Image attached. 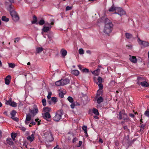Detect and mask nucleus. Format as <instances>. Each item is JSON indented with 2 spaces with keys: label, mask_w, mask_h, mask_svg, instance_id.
Here are the masks:
<instances>
[{
  "label": "nucleus",
  "mask_w": 149,
  "mask_h": 149,
  "mask_svg": "<svg viewBox=\"0 0 149 149\" xmlns=\"http://www.w3.org/2000/svg\"><path fill=\"white\" fill-rule=\"evenodd\" d=\"M42 115L43 118L47 120L51 118L50 114L49 113H45Z\"/></svg>",
  "instance_id": "nucleus-11"
},
{
  "label": "nucleus",
  "mask_w": 149,
  "mask_h": 149,
  "mask_svg": "<svg viewBox=\"0 0 149 149\" xmlns=\"http://www.w3.org/2000/svg\"><path fill=\"white\" fill-rule=\"evenodd\" d=\"M10 13L12 17L17 13L14 10L11 11V12H10Z\"/></svg>",
  "instance_id": "nucleus-37"
},
{
  "label": "nucleus",
  "mask_w": 149,
  "mask_h": 149,
  "mask_svg": "<svg viewBox=\"0 0 149 149\" xmlns=\"http://www.w3.org/2000/svg\"><path fill=\"white\" fill-rule=\"evenodd\" d=\"M117 7H115L113 4L109 9L108 10L110 12H113L116 11Z\"/></svg>",
  "instance_id": "nucleus-19"
},
{
  "label": "nucleus",
  "mask_w": 149,
  "mask_h": 149,
  "mask_svg": "<svg viewBox=\"0 0 149 149\" xmlns=\"http://www.w3.org/2000/svg\"><path fill=\"white\" fill-rule=\"evenodd\" d=\"M79 52L80 54H84V50L82 48L79 49Z\"/></svg>",
  "instance_id": "nucleus-42"
},
{
  "label": "nucleus",
  "mask_w": 149,
  "mask_h": 149,
  "mask_svg": "<svg viewBox=\"0 0 149 149\" xmlns=\"http://www.w3.org/2000/svg\"><path fill=\"white\" fill-rule=\"evenodd\" d=\"M68 100L70 102L72 103L73 101V98L70 96H69L68 97Z\"/></svg>",
  "instance_id": "nucleus-36"
},
{
  "label": "nucleus",
  "mask_w": 149,
  "mask_h": 149,
  "mask_svg": "<svg viewBox=\"0 0 149 149\" xmlns=\"http://www.w3.org/2000/svg\"><path fill=\"white\" fill-rule=\"evenodd\" d=\"M11 79V77L10 75L7 76L5 79V83L7 85L9 84Z\"/></svg>",
  "instance_id": "nucleus-16"
},
{
  "label": "nucleus",
  "mask_w": 149,
  "mask_h": 149,
  "mask_svg": "<svg viewBox=\"0 0 149 149\" xmlns=\"http://www.w3.org/2000/svg\"><path fill=\"white\" fill-rule=\"evenodd\" d=\"M16 113V111L14 110H13L10 113V115L11 116V118L15 120H16L17 118L15 117H14Z\"/></svg>",
  "instance_id": "nucleus-17"
},
{
  "label": "nucleus",
  "mask_w": 149,
  "mask_h": 149,
  "mask_svg": "<svg viewBox=\"0 0 149 149\" xmlns=\"http://www.w3.org/2000/svg\"><path fill=\"white\" fill-rule=\"evenodd\" d=\"M137 80L138 81L137 82H141L142 81H144L145 80V79L143 77H138L137 78Z\"/></svg>",
  "instance_id": "nucleus-32"
},
{
  "label": "nucleus",
  "mask_w": 149,
  "mask_h": 149,
  "mask_svg": "<svg viewBox=\"0 0 149 149\" xmlns=\"http://www.w3.org/2000/svg\"><path fill=\"white\" fill-rule=\"evenodd\" d=\"M118 118L120 120H121L123 118L124 120H126L128 119V118L126 114L123 111L120 112L118 115Z\"/></svg>",
  "instance_id": "nucleus-5"
},
{
  "label": "nucleus",
  "mask_w": 149,
  "mask_h": 149,
  "mask_svg": "<svg viewBox=\"0 0 149 149\" xmlns=\"http://www.w3.org/2000/svg\"><path fill=\"white\" fill-rule=\"evenodd\" d=\"M105 25L104 27L103 31L107 35L109 36V33L112 31L113 24L111 21L108 18H105Z\"/></svg>",
  "instance_id": "nucleus-1"
},
{
  "label": "nucleus",
  "mask_w": 149,
  "mask_h": 149,
  "mask_svg": "<svg viewBox=\"0 0 149 149\" xmlns=\"http://www.w3.org/2000/svg\"><path fill=\"white\" fill-rule=\"evenodd\" d=\"M8 65L9 67H10L12 68H14L15 66V64L14 63H9Z\"/></svg>",
  "instance_id": "nucleus-40"
},
{
  "label": "nucleus",
  "mask_w": 149,
  "mask_h": 149,
  "mask_svg": "<svg viewBox=\"0 0 149 149\" xmlns=\"http://www.w3.org/2000/svg\"><path fill=\"white\" fill-rule=\"evenodd\" d=\"M103 99L102 97H99L97 99V102L98 103L100 104L101 102H102V101H103Z\"/></svg>",
  "instance_id": "nucleus-31"
},
{
  "label": "nucleus",
  "mask_w": 149,
  "mask_h": 149,
  "mask_svg": "<svg viewBox=\"0 0 149 149\" xmlns=\"http://www.w3.org/2000/svg\"><path fill=\"white\" fill-rule=\"evenodd\" d=\"M124 128L125 130H126L127 129V127L126 126H124Z\"/></svg>",
  "instance_id": "nucleus-64"
},
{
  "label": "nucleus",
  "mask_w": 149,
  "mask_h": 149,
  "mask_svg": "<svg viewBox=\"0 0 149 149\" xmlns=\"http://www.w3.org/2000/svg\"><path fill=\"white\" fill-rule=\"evenodd\" d=\"M87 126L84 125L83 126L82 128L83 130L84 131V132L86 133V134H87Z\"/></svg>",
  "instance_id": "nucleus-33"
},
{
  "label": "nucleus",
  "mask_w": 149,
  "mask_h": 149,
  "mask_svg": "<svg viewBox=\"0 0 149 149\" xmlns=\"http://www.w3.org/2000/svg\"><path fill=\"white\" fill-rule=\"evenodd\" d=\"M50 24L53 25L54 24V20H52V22H51Z\"/></svg>",
  "instance_id": "nucleus-63"
},
{
  "label": "nucleus",
  "mask_w": 149,
  "mask_h": 149,
  "mask_svg": "<svg viewBox=\"0 0 149 149\" xmlns=\"http://www.w3.org/2000/svg\"><path fill=\"white\" fill-rule=\"evenodd\" d=\"M3 114L6 115L8 116L7 112V111H5L4 112Z\"/></svg>",
  "instance_id": "nucleus-62"
},
{
  "label": "nucleus",
  "mask_w": 149,
  "mask_h": 149,
  "mask_svg": "<svg viewBox=\"0 0 149 149\" xmlns=\"http://www.w3.org/2000/svg\"><path fill=\"white\" fill-rule=\"evenodd\" d=\"M26 134L28 136L27 137V140L29 142H32L35 140V133L32 132V134H30L28 132H26Z\"/></svg>",
  "instance_id": "nucleus-4"
},
{
  "label": "nucleus",
  "mask_w": 149,
  "mask_h": 149,
  "mask_svg": "<svg viewBox=\"0 0 149 149\" xmlns=\"http://www.w3.org/2000/svg\"><path fill=\"white\" fill-rule=\"evenodd\" d=\"M82 71L83 72H86V73H88L89 72L88 69H86V68H85V69H83L82 70Z\"/></svg>",
  "instance_id": "nucleus-49"
},
{
  "label": "nucleus",
  "mask_w": 149,
  "mask_h": 149,
  "mask_svg": "<svg viewBox=\"0 0 149 149\" xmlns=\"http://www.w3.org/2000/svg\"><path fill=\"white\" fill-rule=\"evenodd\" d=\"M42 103L43 106H45L46 105V102L45 99H43L42 100Z\"/></svg>",
  "instance_id": "nucleus-39"
},
{
  "label": "nucleus",
  "mask_w": 149,
  "mask_h": 149,
  "mask_svg": "<svg viewBox=\"0 0 149 149\" xmlns=\"http://www.w3.org/2000/svg\"><path fill=\"white\" fill-rule=\"evenodd\" d=\"M6 141L7 143L10 145H13V142L10 138H7Z\"/></svg>",
  "instance_id": "nucleus-23"
},
{
  "label": "nucleus",
  "mask_w": 149,
  "mask_h": 149,
  "mask_svg": "<svg viewBox=\"0 0 149 149\" xmlns=\"http://www.w3.org/2000/svg\"><path fill=\"white\" fill-rule=\"evenodd\" d=\"M93 112L96 115H99V113L98 110L95 108H93Z\"/></svg>",
  "instance_id": "nucleus-28"
},
{
  "label": "nucleus",
  "mask_w": 149,
  "mask_h": 149,
  "mask_svg": "<svg viewBox=\"0 0 149 149\" xmlns=\"http://www.w3.org/2000/svg\"><path fill=\"white\" fill-rule=\"evenodd\" d=\"M61 80L62 81L61 83L62 86L66 85L70 82L69 80L68 79H61Z\"/></svg>",
  "instance_id": "nucleus-12"
},
{
  "label": "nucleus",
  "mask_w": 149,
  "mask_h": 149,
  "mask_svg": "<svg viewBox=\"0 0 149 149\" xmlns=\"http://www.w3.org/2000/svg\"><path fill=\"white\" fill-rule=\"evenodd\" d=\"M29 124H30L29 125V127H31V124L32 125H34L36 123H35V122H33V120H32L31 121V123H30Z\"/></svg>",
  "instance_id": "nucleus-52"
},
{
  "label": "nucleus",
  "mask_w": 149,
  "mask_h": 149,
  "mask_svg": "<svg viewBox=\"0 0 149 149\" xmlns=\"http://www.w3.org/2000/svg\"><path fill=\"white\" fill-rule=\"evenodd\" d=\"M32 120L31 118V115L30 113L26 114V117L25 121V123L26 125H28L31 123Z\"/></svg>",
  "instance_id": "nucleus-7"
},
{
  "label": "nucleus",
  "mask_w": 149,
  "mask_h": 149,
  "mask_svg": "<svg viewBox=\"0 0 149 149\" xmlns=\"http://www.w3.org/2000/svg\"><path fill=\"white\" fill-rule=\"evenodd\" d=\"M144 127H145L144 125L141 124V125L140 126V130L142 131V130H143L144 129Z\"/></svg>",
  "instance_id": "nucleus-45"
},
{
  "label": "nucleus",
  "mask_w": 149,
  "mask_h": 149,
  "mask_svg": "<svg viewBox=\"0 0 149 149\" xmlns=\"http://www.w3.org/2000/svg\"><path fill=\"white\" fill-rule=\"evenodd\" d=\"M11 136L13 140L14 141L15 140V138L16 136V134L14 133H12L11 134Z\"/></svg>",
  "instance_id": "nucleus-34"
},
{
  "label": "nucleus",
  "mask_w": 149,
  "mask_h": 149,
  "mask_svg": "<svg viewBox=\"0 0 149 149\" xmlns=\"http://www.w3.org/2000/svg\"><path fill=\"white\" fill-rule=\"evenodd\" d=\"M97 84L98 85L100 89H102L103 88V86L102 84H101V83H100L99 84H98V83L97 82Z\"/></svg>",
  "instance_id": "nucleus-41"
},
{
  "label": "nucleus",
  "mask_w": 149,
  "mask_h": 149,
  "mask_svg": "<svg viewBox=\"0 0 149 149\" xmlns=\"http://www.w3.org/2000/svg\"><path fill=\"white\" fill-rule=\"evenodd\" d=\"M97 80L99 83H101L102 81V79L101 77H99L97 78Z\"/></svg>",
  "instance_id": "nucleus-44"
},
{
  "label": "nucleus",
  "mask_w": 149,
  "mask_h": 149,
  "mask_svg": "<svg viewBox=\"0 0 149 149\" xmlns=\"http://www.w3.org/2000/svg\"><path fill=\"white\" fill-rule=\"evenodd\" d=\"M59 95L60 97H64V94L62 92H61L59 93Z\"/></svg>",
  "instance_id": "nucleus-50"
},
{
  "label": "nucleus",
  "mask_w": 149,
  "mask_h": 149,
  "mask_svg": "<svg viewBox=\"0 0 149 149\" xmlns=\"http://www.w3.org/2000/svg\"><path fill=\"white\" fill-rule=\"evenodd\" d=\"M43 50V48L42 47H38L36 48V53H40Z\"/></svg>",
  "instance_id": "nucleus-26"
},
{
  "label": "nucleus",
  "mask_w": 149,
  "mask_h": 149,
  "mask_svg": "<svg viewBox=\"0 0 149 149\" xmlns=\"http://www.w3.org/2000/svg\"><path fill=\"white\" fill-rule=\"evenodd\" d=\"M78 139L76 137H74L72 140L73 143L77 141Z\"/></svg>",
  "instance_id": "nucleus-53"
},
{
  "label": "nucleus",
  "mask_w": 149,
  "mask_h": 149,
  "mask_svg": "<svg viewBox=\"0 0 149 149\" xmlns=\"http://www.w3.org/2000/svg\"><path fill=\"white\" fill-rule=\"evenodd\" d=\"M116 11L118 12V14L120 16L126 14L125 12L121 8L117 7Z\"/></svg>",
  "instance_id": "nucleus-8"
},
{
  "label": "nucleus",
  "mask_w": 149,
  "mask_h": 149,
  "mask_svg": "<svg viewBox=\"0 0 149 149\" xmlns=\"http://www.w3.org/2000/svg\"><path fill=\"white\" fill-rule=\"evenodd\" d=\"M38 111L37 107H35L34 109L31 111L30 112L33 114V116H34L38 112Z\"/></svg>",
  "instance_id": "nucleus-18"
},
{
  "label": "nucleus",
  "mask_w": 149,
  "mask_h": 149,
  "mask_svg": "<svg viewBox=\"0 0 149 149\" xmlns=\"http://www.w3.org/2000/svg\"><path fill=\"white\" fill-rule=\"evenodd\" d=\"M52 27V26H50L47 27V26H44L43 28L42 29V34H43V31L44 32H47L49 30L51 29Z\"/></svg>",
  "instance_id": "nucleus-13"
},
{
  "label": "nucleus",
  "mask_w": 149,
  "mask_h": 149,
  "mask_svg": "<svg viewBox=\"0 0 149 149\" xmlns=\"http://www.w3.org/2000/svg\"><path fill=\"white\" fill-rule=\"evenodd\" d=\"M11 3H13L14 2V0H8Z\"/></svg>",
  "instance_id": "nucleus-61"
},
{
  "label": "nucleus",
  "mask_w": 149,
  "mask_h": 149,
  "mask_svg": "<svg viewBox=\"0 0 149 149\" xmlns=\"http://www.w3.org/2000/svg\"><path fill=\"white\" fill-rule=\"evenodd\" d=\"M72 6H67L65 10L66 11L70 10L72 9Z\"/></svg>",
  "instance_id": "nucleus-47"
},
{
  "label": "nucleus",
  "mask_w": 149,
  "mask_h": 149,
  "mask_svg": "<svg viewBox=\"0 0 149 149\" xmlns=\"http://www.w3.org/2000/svg\"><path fill=\"white\" fill-rule=\"evenodd\" d=\"M130 116L132 118L134 117V115L132 113L130 114Z\"/></svg>",
  "instance_id": "nucleus-59"
},
{
  "label": "nucleus",
  "mask_w": 149,
  "mask_h": 149,
  "mask_svg": "<svg viewBox=\"0 0 149 149\" xmlns=\"http://www.w3.org/2000/svg\"><path fill=\"white\" fill-rule=\"evenodd\" d=\"M20 39V38H16L15 39V40L14 42L15 43H16V42H18Z\"/></svg>",
  "instance_id": "nucleus-51"
},
{
  "label": "nucleus",
  "mask_w": 149,
  "mask_h": 149,
  "mask_svg": "<svg viewBox=\"0 0 149 149\" xmlns=\"http://www.w3.org/2000/svg\"><path fill=\"white\" fill-rule=\"evenodd\" d=\"M53 149H61L60 148H59L58 146L57 145Z\"/></svg>",
  "instance_id": "nucleus-60"
},
{
  "label": "nucleus",
  "mask_w": 149,
  "mask_h": 149,
  "mask_svg": "<svg viewBox=\"0 0 149 149\" xmlns=\"http://www.w3.org/2000/svg\"><path fill=\"white\" fill-rule=\"evenodd\" d=\"M6 6L7 10L9 11L10 12H11V11L13 10V9L14 6H13L11 4L8 5L7 3H6Z\"/></svg>",
  "instance_id": "nucleus-15"
},
{
  "label": "nucleus",
  "mask_w": 149,
  "mask_h": 149,
  "mask_svg": "<svg viewBox=\"0 0 149 149\" xmlns=\"http://www.w3.org/2000/svg\"><path fill=\"white\" fill-rule=\"evenodd\" d=\"M75 106V104L73 103H72L70 105L72 109H74V108Z\"/></svg>",
  "instance_id": "nucleus-54"
},
{
  "label": "nucleus",
  "mask_w": 149,
  "mask_h": 149,
  "mask_svg": "<svg viewBox=\"0 0 149 149\" xmlns=\"http://www.w3.org/2000/svg\"><path fill=\"white\" fill-rule=\"evenodd\" d=\"M71 73L75 76H78L79 74V72L77 70H73L72 71Z\"/></svg>",
  "instance_id": "nucleus-25"
},
{
  "label": "nucleus",
  "mask_w": 149,
  "mask_h": 149,
  "mask_svg": "<svg viewBox=\"0 0 149 149\" xmlns=\"http://www.w3.org/2000/svg\"><path fill=\"white\" fill-rule=\"evenodd\" d=\"M63 115V111L62 110H58L56 113L53 120L56 122L59 121L61 119L62 116Z\"/></svg>",
  "instance_id": "nucleus-2"
},
{
  "label": "nucleus",
  "mask_w": 149,
  "mask_h": 149,
  "mask_svg": "<svg viewBox=\"0 0 149 149\" xmlns=\"http://www.w3.org/2000/svg\"><path fill=\"white\" fill-rule=\"evenodd\" d=\"M6 104L7 105H9L13 107H16L17 106V104L14 101H12L10 100L7 101Z\"/></svg>",
  "instance_id": "nucleus-9"
},
{
  "label": "nucleus",
  "mask_w": 149,
  "mask_h": 149,
  "mask_svg": "<svg viewBox=\"0 0 149 149\" xmlns=\"http://www.w3.org/2000/svg\"><path fill=\"white\" fill-rule=\"evenodd\" d=\"M13 20L15 21H18L19 19V17L17 13L12 17Z\"/></svg>",
  "instance_id": "nucleus-24"
},
{
  "label": "nucleus",
  "mask_w": 149,
  "mask_h": 149,
  "mask_svg": "<svg viewBox=\"0 0 149 149\" xmlns=\"http://www.w3.org/2000/svg\"><path fill=\"white\" fill-rule=\"evenodd\" d=\"M99 141L100 143H102L103 142V140L101 139H99Z\"/></svg>",
  "instance_id": "nucleus-57"
},
{
  "label": "nucleus",
  "mask_w": 149,
  "mask_h": 149,
  "mask_svg": "<svg viewBox=\"0 0 149 149\" xmlns=\"http://www.w3.org/2000/svg\"><path fill=\"white\" fill-rule=\"evenodd\" d=\"M52 100L55 103L57 101V98L55 97H53L52 98Z\"/></svg>",
  "instance_id": "nucleus-38"
},
{
  "label": "nucleus",
  "mask_w": 149,
  "mask_h": 149,
  "mask_svg": "<svg viewBox=\"0 0 149 149\" xmlns=\"http://www.w3.org/2000/svg\"><path fill=\"white\" fill-rule=\"evenodd\" d=\"M145 115L146 116L149 118V110H147L145 112Z\"/></svg>",
  "instance_id": "nucleus-46"
},
{
  "label": "nucleus",
  "mask_w": 149,
  "mask_h": 149,
  "mask_svg": "<svg viewBox=\"0 0 149 149\" xmlns=\"http://www.w3.org/2000/svg\"><path fill=\"white\" fill-rule=\"evenodd\" d=\"M44 137L47 141L51 142L54 140L52 134L50 131H48L44 134Z\"/></svg>",
  "instance_id": "nucleus-3"
},
{
  "label": "nucleus",
  "mask_w": 149,
  "mask_h": 149,
  "mask_svg": "<svg viewBox=\"0 0 149 149\" xmlns=\"http://www.w3.org/2000/svg\"><path fill=\"white\" fill-rule=\"evenodd\" d=\"M52 95L51 92H49L48 93V95L47 96V98L48 99H50L51 98V96Z\"/></svg>",
  "instance_id": "nucleus-48"
},
{
  "label": "nucleus",
  "mask_w": 149,
  "mask_h": 149,
  "mask_svg": "<svg viewBox=\"0 0 149 149\" xmlns=\"http://www.w3.org/2000/svg\"><path fill=\"white\" fill-rule=\"evenodd\" d=\"M78 66L79 69L80 70H81L82 69V65H78Z\"/></svg>",
  "instance_id": "nucleus-58"
},
{
  "label": "nucleus",
  "mask_w": 149,
  "mask_h": 149,
  "mask_svg": "<svg viewBox=\"0 0 149 149\" xmlns=\"http://www.w3.org/2000/svg\"><path fill=\"white\" fill-rule=\"evenodd\" d=\"M51 110V109L50 108L48 107H44L43 109V111L45 113H49Z\"/></svg>",
  "instance_id": "nucleus-22"
},
{
  "label": "nucleus",
  "mask_w": 149,
  "mask_h": 149,
  "mask_svg": "<svg viewBox=\"0 0 149 149\" xmlns=\"http://www.w3.org/2000/svg\"><path fill=\"white\" fill-rule=\"evenodd\" d=\"M20 128L23 131H24L26 130V128L24 127H22Z\"/></svg>",
  "instance_id": "nucleus-56"
},
{
  "label": "nucleus",
  "mask_w": 149,
  "mask_h": 149,
  "mask_svg": "<svg viewBox=\"0 0 149 149\" xmlns=\"http://www.w3.org/2000/svg\"><path fill=\"white\" fill-rule=\"evenodd\" d=\"M62 81L61 79L60 80L58 81L55 82V85L57 86H62L61 83Z\"/></svg>",
  "instance_id": "nucleus-27"
},
{
  "label": "nucleus",
  "mask_w": 149,
  "mask_h": 149,
  "mask_svg": "<svg viewBox=\"0 0 149 149\" xmlns=\"http://www.w3.org/2000/svg\"><path fill=\"white\" fill-rule=\"evenodd\" d=\"M1 19L2 21L6 22H8L9 20V19L5 16H3L2 17Z\"/></svg>",
  "instance_id": "nucleus-29"
},
{
  "label": "nucleus",
  "mask_w": 149,
  "mask_h": 149,
  "mask_svg": "<svg viewBox=\"0 0 149 149\" xmlns=\"http://www.w3.org/2000/svg\"><path fill=\"white\" fill-rule=\"evenodd\" d=\"M125 35L126 38L127 39H130L132 38V34L128 33H126Z\"/></svg>",
  "instance_id": "nucleus-30"
},
{
  "label": "nucleus",
  "mask_w": 149,
  "mask_h": 149,
  "mask_svg": "<svg viewBox=\"0 0 149 149\" xmlns=\"http://www.w3.org/2000/svg\"><path fill=\"white\" fill-rule=\"evenodd\" d=\"M82 142L81 141H79V145L78 146V147H80L81 146L82 144Z\"/></svg>",
  "instance_id": "nucleus-55"
},
{
  "label": "nucleus",
  "mask_w": 149,
  "mask_h": 149,
  "mask_svg": "<svg viewBox=\"0 0 149 149\" xmlns=\"http://www.w3.org/2000/svg\"><path fill=\"white\" fill-rule=\"evenodd\" d=\"M100 72V70L99 68L97 69V70L92 72L93 74L96 76H98Z\"/></svg>",
  "instance_id": "nucleus-20"
},
{
  "label": "nucleus",
  "mask_w": 149,
  "mask_h": 149,
  "mask_svg": "<svg viewBox=\"0 0 149 149\" xmlns=\"http://www.w3.org/2000/svg\"><path fill=\"white\" fill-rule=\"evenodd\" d=\"M63 58H65V56L67 54V51L65 49H61L60 52Z\"/></svg>",
  "instance_id": "nucleus-14"
},
{
  "label": "nucleus",
  "mask_w": 149,
  "mask_h": 149,
  "mask_svg": "<svg viewBox=\"0 0 149 149\" xmlns=\"http://www.w3.org/2000/svg\"><path fill=\"white\" fill-rule=\"evenodd\" d=\"M37 21V19L36 17L35 16H34L33 17V20L32 21V24L36 23Z\"/></svg>",
  "instance_id": "nucleus-35"
},
{
  "label": "nucleus",
  "mask_w": 149,
  "mask_h": 149,
  "mask_svg": "<svg viewBox=\"0 0 149 149\" xmlns=\"http://www.w3.org/2000/svg\"><path fill=\"white\" fill-rule=\"evenodd\" d=\"M137 83L138 85H141L143 87H148L149 86L148 83L145 81H142L141 82H137Z\"/></svg>",
  "instance_id": "nucleus-10"
},
{
  "label": "nucleus",
  "mask_w": 149,
  "mask_h": 149,
  "mask_svg": "<svg viewBox=\"0 0 149 149\" xmlns=\"http://www.w3.org/2000/svg\"><path fill=\"white\" fill-rule=\"evenodd\" d=\"M138 42L139 44L144 47H147L149 46V42L146 41H143L138 38Z\"/></svg>",
  "instance_id": "nucleus-6"
},
{
  "label": "nucleus",
  "mask_w": 149,
  "mask_h": 149,
  "mask_svg": "<svg viewBox=\"0 0 149 149\" xmlns=\"http://www.w3.org/2000/svg\"><path fill=\"white\" fill-rule=\"evenodd\" d=\"M45 21L43 19L40 20L39 22V24L40 25H43Z\"/></svg>",
  "instance_id": "nucleus-43"
},
{
  "label": "nucleus",
  "mask_w": 149,
  "mask_h": 149,
  "mask_svg": "<svg viewBox=\"0 0 149 149\" xmlns=\"http://www.w3.org/2000/svg\"><path fill=\"white\" fill-rule=\"evenodd\" d=\"M130 56V59L132 62L134 63H136L137 62V60L136 57L135 56H132L131 57Z\"/></svg>",
  "instance_id": "nucleus-21"
}]
</instances>
